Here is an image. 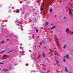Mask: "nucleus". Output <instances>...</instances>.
Here are the masks:
<instances>
[{"mask_svg":"<svg viewBox=\"0 0 73 73\" xmlns=\"http://www.w3.org/2000/svg\"><path fill=\"white\" fill-rule=\"evenodd\" d=\"M64 19H66V17H64Z\"/></svg>","mask_w":73,"mask_h":73,"instance_id":"nucleus-21","label":"nucleus"},{"mask_svg":"<svg viewBox=\"0 0 73 73\" xmlns=\"http://www.w3.org/2000/svg\"><path fill=\"white\" fill-rule=\"evenodd\" d=\"M37 58V59H39V58H38H38Z\"/></svg>","mask_w":73,"mask_h":73,"instance_id":"nucleus-29","label":"nucleus"},{"mask_svg":"<svg viewBox=\"0 0 73 73\" xmlns=\"http://www.w3.org/2000/svg\"><path fill=\"white\" fill-rule=\"evenodd\" d=\"M72 52H73V50H72Z\"/></svg>","mask_w":73,"mask_h":73,"instance_id":"nucleus-32","label":"nucleus"},{"mask_svg":"<svg viewBox=\"0 0 73 73\" xmlns=\"http://www.w3.org/2000/svg\"><path fill=\"white\" fill-rule=\"evenodd\" d=\"M23 13H24V11L23 12Z\"/></svg>","mask_w":73,"mask_h":73,"instance_id":"nucleus-36","label":"nucleus"},{"mask_svg":"<svg viewBox=\"0 0 73 73\" xmlns=\"http://www.w3.org/2000/svg\"><path fill=\"white\" fill-rule=\"evenodd\" d=\"M7 56V55H3V57H5V56Z\"/></svg>","mask_w":73,"mask_h":73,"instance_id":"nucleus-20","label":"nucleus"},{"mask_svg":"<svg viewBox=\"0 0 73 73\" xmlns=\"http://www.w3.org/2000/svg\"><path fill=\"white\" fill-rule=\"evenodd\" d=\"M36 32L37 33H38V29H36Z\"/></svg>","mask_w":73,"mask_h":73,"instance_id":"nucleus-8","label":"nucleus"},{"mask_svg":"<svg viewBox=\"0 0 73 73\" xmlns=\"http://www.w3.org/2000/svg\"><path fill=\"white\" fill-rule=\"evenodd\" d=\"M50 12H52V9H50Z\"/></svg>","mask_w":73,"mask_h":73,"instance_id":"nucleus-13","label":"nucleus"},{"mask_svg":"<svg viewBox=\"0 0 73 73\" xmlns=\"http://www.w3.org/2000/svg\"><path fill=\"white\" fill-rule=\"evenodd\" d=\"M65 72H68V70L67 69H66V67H65Z\"/></svg>","mask_w":73,"mask_h":73,"instance_id":"nucleus-3","label":"nucleus"},{"mask_svg":"<svg viewBox=\"0 0 73 73\" xmlns=\"http://www.w3.org/2000/svg\"><path fill=\"white\" fill-rule=\"evenodd\" d=\"M19 11H20V10H18L17 11V13H18V12H19Z\"/></svg>","mask_w":73,"mask_h":73,"instance_id":"nucleus-17","label":"nucleus"},{"mask_svg":"<svg viewBox=\"0 0 73 73\" xmlns=\"http://www.w3.org/2000/svg\"><path fill=\"white\" fill-rule=\"evenodd\" d=\"M66 57L67 58H69V55L67 54L66 55Z\"/></svg>","mask_w":73,"mask_h":73,"instance_id":"nucleus-6","label":"nucleus"},{"mask_svg":"<svg viewBox=\"0 0 73 73\" xmlns=\"http://www.w3.org/2000/svg\"><path fill=\"white\" fill-rule=\"evenodd\" d=\"M43 43H44V42L43 41H42Z\"/></svg>","mask_w":73,"mask_h":73,"instance_id":"nucleus-34","label":"nucleus"},{"mask_svg":"<svg viewBox=\"0 0 73 73\" xmlns=\"http://www.w3.org/2000/svg\"><path fill=\"white\" fill-rule=\"evenodd\" d=\"M12 51H13V50H11V51L9 52H7V53H11V52H12Z\"/></svg>","mask_w":73,"mask_h":73,"instance_id":"nucleus-12","label":"nucleus"},{"mask_svg":"<svg viewBox=\"0 0 73 73\" xmlns=\"http://www.w3.org/2000/svg\"><path fill=\"white\" fill-rule=\"evenodd\" d=\"M69 10V13L70 14V13H72V10H71L70 9V8H69L68 9Z\"/></svg>","mask_w":73,"mask_h":73,"instance_id":"nucleus-1","label":"nucleus"},{"mask_svg":"<svg viewBox=\"0 0 73 73\" xmlns=\"http://www.w3.org/2000/svg\"><path fill=\"white\" fill-rule=\"evenodd\" d=\"M5 52V51H3L1 52L0 53V54L3 53H4V52Z\"/></svg>","mask_w":73,"mask_h":73,"instance_id":"nucleus-9","label":"nucleus"},{"mask_svg":"<svg viewBox=\"0 0 73 73\" xmlns=\"http://www.w3.org/2000/svg\"><path fill=\"white\" fill-rule=\"evenodd\" d=\"M72 33V34H73V31H72V32H71Z\"/></svg>","mask_w":73,"mask_h":73,"instance_id":"nucleus-23","label":"nucleus"},{"mask_svg":"<svg viewBox=\"0 0 73 73\" xmlns=\"http://www.w3.org/2000/svg\"><path fill=\"white\" fill-rule=\"evenodd\" d=\"M56 63L57 64H58L59 63V61H57L56 62Z\"/></svg>","mask_w":73,"mask_h":73,"instance_id":"nucleus-14","label":"nucleus"},{"mask_svg":"<svg viewBox=\"0 0 73 73\" xmlns=\"http://www.w3.org/2000/svg\"><path fill=\"white\" fill-rule=\"evenodd\" d=\"M33 36H35V35H34V34H33Z\"/></svg>","mask_w":73,"mask_h":73,"instance_id":"nucleus-30","label":"nucleus"},{"mask_svg":"<svg viewBox=\"0 0 73 73\" xmlns=\"http://www.w3.org/2000/svg\"><path fill=\"white\" fill-rule=\"evenodd\" d=\"M57 17V15H55V17Z\"/></svg>","mask_w":73,"mask_h":73,"instance_id":"nucleus-26","label":"nucleus"},{"mask_svg":"<svg viewBox=\"0 0 73 73\" xmlns=\"http://www.w3.org/2000/svg\"><path fill=\"white\" fill-rule=\"evenodd\" d=\"M6 37H7L8 36H6Z\"/></svg>","mask_w":73,"mask_h":73,"instance_id":"nucleus-39","label":"nucleus"},{"mask_svg":"<svg viewBox=\"0 0 73 73\" xmlns=\"http://www.w3.org/2000/svg\"><path fill=\"white\" fill-rule=\"evenodd\" d=\"M45 26H47L48 25V22H46L45 23Z\"/></svg>","mask_w":73,"mask_h":73,"instance_id":"nucleus-7","label":"nucleus"},{"mask_svg":"<svg viewBox=\"0 0 73 73\" xmlns=\"http://www.w3.org/2000/svg\"><path fill=\"white\" fill-rule=\"evenodd\" d=\"M20 24H22V23H20Z\"/></svg>","mask_w":73,"mask_h":73,"instance_id":"nucleus-28","label":"nucleus"},{"mask_svg":"<svg viewBox=\"0 0 73 73\" xmlns=\"http://www.w3.org/2000/svg\"><path fill=\"white\" fill-rule=\"evenodd\" d=\"M0 64H4L3 63H0Z\"/></svg>","mask_w":73,"mask_h":73,"instance_id":"nucleus-18","label":"nucleus"},{"mask_svg":"<svg viewBox=\"0 0 73 73\" xmlns=\"http://www.w3.org/2000/svg\"><path fill=\"white\" fill-rule=\"evenodd\" d=\"M10 68H11V69H12V67H10Z\"/></svg>","mask_w":73,"mask_h":73,"instance_id":"nucleus-33","label":"nucleus"},{"mask_svg":"<svg viewBox=\"0 0 73 73\" xmlns=\"http://www.w3.org/2000/svg\"><path fill=\"white\" fill-rule=\"evenodd\" d=\"M43 69H44V70H46V69H45V68H44Z\"/></svg>","mask_w":73,"mask_h":73,"instance_id":"nucleus-24","label":"nucleus"},{"mask_svg":"<svg viewBox=\"0 0 73 73\" xmlns=\"http://www.w3.org/2000/svg\"><path fill=\"white\" fill-rule=\"evenodd\" d=\"M51 25H52V24H51Z\"/></svg>","mask_w":73,"mask_h":73,"instance_id":"nucleus-40","label":"nucleus"},{"mask_svg":"<svg viewBox=\"0 0 73 73\" xmlns=\"http://www.w3.org/2000/svg\"><path fill=\"white\" fill-rule=\"evenodd\" d=\"M41 10H43V9L42 8H41Z\"/></svg>","mask_w":73,"mask_h":73,"instance_id":"nucleus-22","label":"nucleus"},{"mask_svg":"<svg viewBox=\"0 0 73 73\" xmlns=\"http://www.w3.org/2000/svg\"><path fill=\"white\" fill-rule=\"evenodd\" d=\"M17 23H20V22L19 21L17 20Z\"/></svg>","mask_w":73,"mask_h":73,"instance_id":"nucleus-11","label":"nucleus"},{"mask_svg":"<svg viewBox=\"0 0 73 73\" xmlns=\"http://www.w3.org/2000/svg\"><path fill=\"white\" fill-rule=\"evenodd\" d=\"M42 54L43 57H45V54H44V53H43Z\"/></svg>","mask_w":73,"mask_h":73,"instance_id":"nucleus-5","label":"nucleus"},{"mask_svg":"<svg viewBox=\"0 0 73 73\" xmlns=\"http://www.w3.org/2000/svg\"><path fill=\"white\" fill-rule=\"evenodd\" d=\"M7 41H9V39H7Z\"/></svg>","mask_w":73,"mask_h":73,"instance_id":"nucleus-31","label":"nucleus"},{"mask_svg":"<svg viewBox=\"0 0 73 73\" xmlns=\"http://www.w3.org/2000/svg\"><path fill=\"white\" fill-rule=\"evenodd\" d=\"M44 48H45V49H46V47H44Z\"/></svg>","mask_w":73,"mask_h":73,"instance_id":"nucleus-27","label":"nucleus"},{"mask_svg":"<svg viewBox=\"0 0 73 73\" xmlns=\"http://www.w3.org/2000/svg\"><path fill=\"white\" fill-rule=\"evenodd\" d=\"M41 44H42V42H40V45H41Z\"/></svg>","mask_w":73,"mask_h":73,"instance_id":"nucleus-16","label":"nucleus"},{"mask_svg":"<svg viewBox=\"0 0 73 73\" xmlns=\"http://www.w3.org/2000/svg\"><path fill=\"white\" fill-rule=\"evenodd\" d=\"M56 28V26H54L51 29H53L54 28Z\"/></svg>","mask_w":73,"mask_h":73,"instance_id":"nucleus-4","label":"nucleus"},{"mask_svg":"<svg viewBox=\"0 0 73 73\" xmlns=\"http://www.w3.org/2000/svg\"><path fill=\"white\" fill-rule=\"evenodd\" d=\"M66 45H65L64 46V49H65V47H66Z\"/></svg>","mask_w":73,"mask_h":73,"instance_id":"nucleus-10","label":"nucleus"},{"mask_svg":"<svg viewBox=\"0 0 73 73\" xmlns=\"http://www.w3.org/2000/svg\"><path fill=\"white\" fill-rule=\"evenodd\" d=\"M4 61H3V62H4Z\"/></svg>","mask_w":73,"mask_h":73,"instance_id":"nucleus-41","label":"nucleus"},{"mask_svg":"<svg viewBox=\"0 0 73 73\" xmlns=\"http://www.w3.org/2000/svg\"><path fill=\"white\" fill-rule=\"evenodd\" d=\"M3 43H4V41H2Z\"/></svg>","mask_w":73,"mask_h":73,"instance_id":"nucleus-25","label":"nucleus"},{"mask_svg":"<svg viewBox=\"0 0 73 73\" xmlns=\"http://www.w3.org/2000/svg\"><path fill=\"white\" fill-rule=\"evenodd\" d=\"M68 31V28H67L66 29V32H67Z\"/></svg>","mask_w":73,"mask_h":73,"instance_id":"nucleus-15","label":"nucleus"},{"mask_svg":"<svg viewBox=\"0 0 73 73\" xmlns=\"http://www.w3.org/2000/svg\"><path fill=\"white\" fill-rule=\"evenodd\" d=\"M3 72H7L8 71V70L7 69H4L3 70Z\"/></svg>","mask_w":73,"mask_h":73,"instance_id":"nucleus-2","label":"nucleus"},{"mask_svg":"<svg viewBox=\"0 0 73 73\" xmlns=\"http://www.w3.org/2000/svg\"><path fill=\"white\" fill-rule=\"evenodd\" d=\"M44 14H45V13H44Z\"/></svg>","mask_w":73,"mask_h":73,"instance_id":"nucleus-37","label":"nucleus"},{"mask_svg":"<svg viewBox=\"0 0 73 73\" xmlns=\"http://www.w3.org/2000/svg\"><path fill=\"white\" fill-rule=\"evenodd\" d=\"M63 61L64 62H65V59H64Z\"/></svg>","mask_w":73,"mask_h":73,"instance_id":"nucleus-19","label":"nucleus"},{"mask_svg":"<svg viewBox=\"0 0 73 73\" xmlns=\"http://www.w3.org/2000/svg\"><path fill=\"white\" fill-rule=\"evenodd\" d=\"M35 13V14H37V13Z\"/></svg>","mask_w":73,"mask_h":73,"instance_id":"nucleus-38","label":"nucleus"},{"mask_svg":"<svg viewBox=\"0 0 73 73\" xmlns=\"http://www.w3.org/2000/svg\"><path fill=\"white\" fill-rule=\"evenodd\" d=\"M1 69H0V70H1Z\"/></svg>","mask_w":73,"mask_h":73,"instance_id":"nucleus-35","label":"nucleus"}]
</instances>
